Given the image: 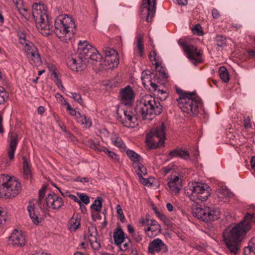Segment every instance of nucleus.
I'll return each instance as SVG.
<instances>
[{
	"label": "nucleus",
	"mask_w": 255,
	"mask_h": 255,
	"mask_svg": "<svg viewBox=\"0 0 255 255\" xmlns=\"http://www.w3.org/2000/svg\"><path fill=\"white\" fill-rule=\"evenodd\" d=\"M90 244H91V246L92 249H93L95 250H99V249L101 248L100 242L98 240H97L95 242H93Z\"/></svg>",
	"instance_id": "4d7b16f0"
},
{
	"label": "nucleus",
	"mask_w": 255,
	"mask_h": 255,
	"mask_svg": "<svg viewBox=\"0 0 255 255\" xmlns=\"http://www.w3.org/2000/svg\"><path fill=\"white\" fill-rule=\"evenodd\" d=\"M7 142L8 143L7 148L8 157L11 160L14 158L15 151L18 142L17 133L10 131L8 134Z\"/></svg>",
	"instance_id": "4468645a"
},
{
	"label": "nucleus",
	"mask_w": 255,
	"mask_h": 255,
	"mask_svg": "<svg viewBox=\"0 0 255 255\" xmlns=\"http://www.w3.org/2000/svg\"><path fill=\"white\" fill-rule=\"evenodd\" d=\"M80 218L78 215L73 216L69 221L68 229L71 232H75L80 226Z\"/></svg>",
	"instance_id": "b1692460"
},
{
	"label": "nucleus",
	"mask_w": 255,
	"mask_h": 255,
	"mask_svg": "<svg viewBox=\"0 0 255 255\" xmlns=\"http://www.w3.org/2000/svg\"><path fill=\"white\" fill-rule=\"evenodd\" d=\"M97 233L96 229L94 227H92L91 230L88 229V236L90 243H91L98 240L97 238Z\"/></svg>",
	"instance_id": "c9c22d12"
},
{
	"label": "nucleus",
	"mask_w": 255,
	"mask_h": 255,
	"mask_svg": "<svg viewBox=\"0 0 255 255\" xmlns=\"http://www.w3.org/2000/svg\"><path fill=\"white\" fill-rule=\"evenodd\" d=\"M167 156L168 158L167 160H169L174 157H179L186 160H189L190 158L188 151L181 148H176L173 150H170Z\"/></svg>",
	"instance_id": "6ab92c4d"
},
{
	"label": "nucleus",
	"mask_w": 255,
	"mask_h": 255,
	"mask_svg": "<svg viewBox=\"0 0 255 255\" xmlns=\"http://www.w3.org/2000/svg\"><path fill=\"white\" fill-rule=\"evenodd\" d=\"M156 0H143L140 7V13L145 15L147 22H151L154 16L156 9Z\"/></svg>",
	"instance_id": "9d476101"
},
{
	"label": "nucleus",
	"mask_w": 255,
	"mask_h": 255,
	"mask_svg": "<svg viewBox=\"0 0 255 255\" xmlns=\"http://www.w3.org/2000/svg\"><path fill=\"white\" fill-rule=\"evenodd\" d=\"M156 92H157V95L161 100L164 101L168 97L167 93L164 90L160 89L159 88H157V90H156Z\"/></svg>",
	"instance_id": "c03bdc74"
},
{
	"label": "nucleus",
	"mask_w": 255,
	"mask_h": 255,
	"mask_svg": "<svg viewBox=\"0 0 255 255\" xmlns=\"http://www.w3.org/2000/svg\"><path fill=\"white\" fill-rule=\"evenodd\" d=\"M219 76L221 80L225 83H227L230 79L228 70L224 66H221L219 70Z\"/></svg>",
	"instance_id": "7c9ffc66"
},
{
	"label": "nucleus",
	"mask_w": 255,
	"mask_h": 255,
	"mask_svg": "<svg viewBox=\"0 0 255 255\" xmlns=\"http://www.w3.org/2000/svg\"><path fill=\"white\" fill-rule=\"evenodd\" d=\"M26 55L31 53L34 51L36 52V50L38 49L36 46L31 41H29L22 45Z\"/></svg>",
	"instance_id": "473e14b6"
},
{
	"label": "nucleus",
	"mask_w": 255,
	"mask_h": 255,
	"mask_svg": "<svg viewBox=\"0 0 255 255\" xmlns=\"http://www.w3.org/2000/svg\"><path fill=\"white\" fill-rule=\"evenodd\" d=\"M90 147L99 152L104 151V150H106V147L101 145L98 141H93L90 144Z\"/></svg>",
	"instance_id": "e433bc0d"
},
{
	"label": "nucleus",
	"mask_w": 255,
	"mask_h": 255,
	"mask_svg": "<svg viewBox=\"0 0 255 255\" xmlns=\"http://www.w3.org/2000/svg\"><path fill=\"white\" fill-rule=\"evenodd\" d=\"M45 188L42 187L39 191V197L43 198L45 196Z\"/></svg>",
	"instance_id": "0e129e2a"
},
{
	"label": "nucleus",
	"mask_w": 255,
	"mask_h": 255,
	"mask_svg": "<svg viewBox=\"0 0 255 255\" xmlns=\"http://www.w3.org/2000/svg\"><path fill=\"white\" fill-rule=\"evenodd\" d=\"M169 182H173L174 183H177L181 185V180L177 176H174L171 177Z\"/></svg>",
	"instance_id": "13d9d810"
},
{
	"label": "nucleus",
	"mask_w": 255,
	"mask_h": 255,
	"mask_svg": "<svg viewBox=\"0 0 255 255\" xmlns=\"http://www.w3.org/2000/svg\"><path fill=\"white\" fill-rule=\"evenodd\" d=\"M215 40L216 44L219 47H224L226 45V38L222 35H217Z\"/></svg>",
	"instance_id": "58836bf2"
},
{
	"label": "nucleus",
	"mask_w": 255,
	"mask_h": 255,
	"mask_svg": "<svg viewBox=\"0 0 255 255\" xmlns=\"http://www.w3.org/2000/svg\"><path fill=\"white\" fill-rule=\"evenodd\" d=\"M77 195L79 196L80 198L79 200H81V202H83L86 205L90 203L89 197L87 195L84 193H78Z\"/></svg>",
	"instance_id": "37998d69"
},
{
	"label": "nucleus",
	"mask_w": 255,
	"mask_h": 255,
	"mask_svg": "<svg viewBox=\"0 0 255 255\" xmlns=\"http://www.w3.org/2000/svg\"><path fill=\"white\" fill-rule=\"evenodd\" d=\"M111 139L112 143L115 146L124 149L126 147L121 138L118 136L116 133H112Z\"/></svg>",
	"instance_id": "cd10ccee"
},
{
	"label": "nucleus",
	"mask_w": 255,
	"mask_h": 255,
	"mask_svg": "<svg viewBox=\"0 0 255 255\" xmlns=\"http://www.w3.org/2000/svg\"><path fill=\"white\" fill-rule=\"evenodd\" d=\"M146 234L149 236L148 232L151 231L153 233V237L156 235L161 231L160 225L155 220H151L149 226L144 229Z\"/></svg>",
	"instance_id": "412c9836"
},
{
	"label": "nucleus",
	"mask_w": 255,
	"mask_h": 255,
	"mask_svg": "<svg viewBox=\"0 0 255 255\" xmlns=\"http://www.w3.org/2000/svg\"><path fill=\"white\" fill-rule=\"evenodd\" d=\"M212 15L214 19H217L220 17V14L218 10L216 8H213L212 10Z\"/></svg>",
	"instance_id": "680f3d73"
},
{
	"label": "nucleus",
	"mask_w": 255,
	"mask_h": 255,
	"mask_svg": "<svg viewBox=\"0 0 255 255\" xmlns=\"http://www.w3.org/2000/svg\"><path fill=\"white\" fill-rule=\"evenodd\" d=\"M80 123L82 125H85L88 127H90L92 125V123L90 119L88 118L85 115L82 117V120H80Z\"/></svg>",
	"instance_id": "603ef678"
},
{
	"label": "nucleus",
	"mask_w": 255,
	"mask_h": 255,
	"mask_svg": "<svg viewBox=\"0 0 255 255\" xmlns=\"http://www.w3.org/2000/svg\"><path fill=\"white\" fill-rule=\"evenodd\" d=\"M209 186L201 182H193L189 184L185 189V193L191 201L199 203L207 200L210 193Z\"/></svg>",
	"instance_id": "423d86ee"
},
{
	"label": "nucleus",
	"mask_w": 255,
	"mask_h": 255,
	"mask_svg": "<svg viewBox=\"0 0 255 255\" xmlns=\"http://www.w3.org/2000/svg\"><path fill=\"white\" fill-rule=\"evenodd\" d=\"M132 243L129 238H126V241L124 243H122L120 245H117L119 247L120 249L123 251H129L131 247Z\"/></svg>",
	"instance_id": "f704fd0d"
},
{
	"label": "nucleus",
	"mask_w": 255,
	"mask_h": 255,
	"mask_svg": "<svg viewBox=\"0 0 255 255\" xmlns=\"http://www.w3.org/2000/svg\"><path fill=\"white\" fill-rule=\"evenodd\" d=\"M160 251L164 253L168 251L167 246L161 239H155L149 243L148 247V253L154 254L155 253H159Z\"/></svg>",
	"instance_id": "f3484780"
},
{
	"label": "nucleus",
	"mask_w": 255,
	"mask_h": 255,
	"mask_svg": "<svg viewBox=\"0 0 255 255\" xmlns=\"http://www.w3.org/2000/svg\"><path fill=\"white\" fill-rule=\"evenodd\" d=\"M193 214L198 219L208 222L218 219L220 212L217 209L204 207H197L194 210Z\"/></svg>",
	"instance_id": "1a4fd4ad"
},
{
	"label": "nucleus",
	"mask_w": 255,
	"mask_h": 255,
	"mask_svg": "<svg viewBox=\"0 0 255 255\" xmlns=\"http://www.w3.org/2000/svg\"><path fill=\"white\" fill-rule=\"evenodd\" d=\"M70 94H71L72 97L78 103L80 104L83 103V100L80 94L76 93H71Z\"/></svg>",
	"instance_id": "8fccbe9b"
},
{
	"label": "nucleus",
	"mask_w": 255,
	"mask_h": 255,
	"mask_svg": "<svg viewBox=\"0 0 255 255\" xmlns=\"http://www.w3.org/2000/svg\"><path fill=\"white\" fill-rule=\"evenodd\" d=\"M102 207V198L98 197L94 201V203L91 205V210H94L97 212H100Z\"/></svg>",
	"instance_id": "2f4dec72"
},
{
	"label": "nucleus",
	"mask_w": 255,
	"mask_h": 255,
	"mask_svg": "<svg viewBox=\"0 0 255 255\" xmlns=\"http://www.w3.org/2000/svg\"><path fill=\"white\" fill-rule=\"evenodd\" d=\"M117 212L118 214L120 216V219L121 222H123V220L125 219V216L124 215L123 210L120 206V205H117L116 206Z\"/></svg>",
	"instance_id": "6e6d98bb"
},
{
	"label": "nucleus",
	"mask_w": 255,
	"mask_h": 255,
	"mask_svg": "<svg viewBox=\"0 0 255 255\" xmlns=\"http://www.w3.org/2000/svg\"><path fill=\"white\" fill-rule=\"evenodd\" d=\"M5 215L6 212L4 210L0 209V226L5 223L6 220Z\"/></svg>",
	"instance_id": "3c124183"
},
{
	"label": "nucleus",
	"mask_w": 255,
	"mask_h": 255,
	"mask_svg": "<svg viewBox=\"0 0 255 255\" xmlns=\"http://www.w3.org/2000/svg\"><path fill=\"white\" fill-rule=\"evenodd\" d=\"M105 53V65L109 69L116 67L119 63L118 53L116 50L111 48L104 50Z\"/></svg>",
	"instance_id": "f8f14e48"
},
{
	"label": "nucleus",
	"mask_w": 255,
	"mask_h": 255,
	"mask_svg": "<svg viewBox=\"0 0 255 255\" xmlns=\"http://www.w3.org/2000/svg\"><path fill=\"white\" fill-rule=\"evenodd\" d=\"M8 94L6 91H2L1 94H0V105L3 104L4 101H6L8 99Z\"/></svg>",
	"instance_id": "5fc2aeb1"
},
{
	"label": "nucleus",
	"mask_w": 255,
	"mask_h": 255,
	"mask_svg": "<svg viewBox=\"0 0 255 255\" xmlns=\"http://www.w3.org/2000/svg\"><path fill=\"white\" fill-rule=\"evenodd\" d=\"M21 183L16 178L0 175V197L8 199L16 196L21 191Z\"/></svg>",
	"instance_id": "39448f33"
},
{
	"label": "nucleus",
	"mask_w": 255,
	"mask_h": 255,
	"mask_svg": "<svg viewBox=\"0 0 255 255\" xmlns=\"http://www.w3.org/2000/svg\"><path fill=\"white\" fill-rule=\"evenodd\" d=\"M255 223V213H246L243 219L236 225L227 235H224V241L231 253L237 255L240 250L241 243L247 232Z\"/></svg>",
	"instance_id": "7ed1b4c3"
},
{
	"label": "nucleus",
	"mask_w": 255,
	"mask_h": 255,
	"mask_svg": "<svg viewBox=\"0 0 255 255\" xmlns=\"http://www.w3.org/2000/svg\"><path fill=\"white\" fill-rule=\"evenodd\" d=\"M194 33L199 36H201L203 34V32L201 30V27L199 24L195 25L192 29Z\"/></svg>",
	"instance_id": "49530a36"
},
{
	"label": "nucleus",
	"mask_w": 255,
	"mask_h": 255,
	"mask_svg": "<svg viewBox=\"0 0 255 255\" xmlns=\"http://www.w3.org/2000/svg\"><path fill=\"white\" fill-rule=\"evenodd\" d=\"M163 106L149 95L144 96L134 109L128 107L118 108L117 114L119 121L125 127L133 128L138 125L137 119L141 115L143 119L147 116L159 115L162 113Z\"/></svg>",
	"instance_id": "f03ea898"
},
{
	"label": "nucleus",
	"mask_w": 255,
	"mask_h": 255,
	"mask_svg": "<svg viewBox=\"0 0 255 255\" xmlns=\"http://www.w3.org/2000/svg\"><path fill=\"white\" fill-rule=\"evenodd\" d=\"M138 177H139L140 182L143 185H146L149 183L148 179L143 178L142 175H141L140 174H138Z\"/></svg>",
	"instance_id": "052dcab7"
},
{
	"label": "nucleus",
	"mask_w": 255,
	"mask_h": 255,
	"mask_svg": "<svg viewBox=\"0 0 255 255\" xmlns=\"http://www.w3.org/2000/svg\"><path fill=\"white\" fill-rule=\"evenodd\" d=\"M119 97L121 103L125 106H130L133 104L135 94L131 87L128 85L120 90Z\"/></svg>",
	"instance_id": "ddd939ff"
},
{
	"label": "nucleus",
	"mask_w": 255,
	"mask_h": 255,
	"mask_svg": "<svg viewBox=\"0 0 255 255\" xmlns=\"http://www.w3.org/2000/svg\"><path fill=\"white\" fill-rule=\"evenodd\" d=\"M143 39V35L142 34H139L136 38L137 49L135 50V52H136L140 57L143 56L144 52Z\"/></svg>",
	"instance_id": "a878e982"
},
{
	"label": "nucleus",
	"mask_w": 255,
	"mask_h": 255,
	"mask_svg": "<svg viewBox=\"0 0 255 255\" xmlns=\"http://www.w3.org/2000/svg\"><path fill=\"white\" fill-rule=\"evenodd\" d=\"M56 84L57 85V86L58 87V88L60 89H64V87L63 85H62V81H61V80L59 78H58V79H56Z\"/></svg>",
	"instance_id": "69168bd1"
},
{
	"label": "nucleus",
	"mask_w": 255,
	"mask_h": 255,
	"mask_svg": "<svg viewBox=\"0 0 255 255\" xmlns=\"http://www.w3.org/2000/svg\"><path fill=\"white\" fill-rule=\"evenodd\" d=\"M176 91L179 95V98L177 99L176 101L181 110L184 113L193 116L197 115L201 99L196 94V92H184L178 87L176 88Z\"/></svg>",
	"instance_id": "20e7f679"
},
{
	"label": "nucleus",
	"mask_w": 255,
	"mask_h": 255,
	"mask_svg": "<svg viewBox=\"0 0 255 255\" xmlns=\"http://www.w3.org/2000/svg\"><path fill=\"white\" fill-rule=\"evenodd\" d=\"M104 152L108 155L109 157L111 158L114 159L116 161H119V157L118 155L115 152L109 150L107 148H106V150H104Z\"/></svg>",
	"instance_id": "a18cd8bd"
},
{
	"label": "nucleus",
	"mask_w": 255,
	"mask_h": 255,
	"mask_svg": "<svg viewBox=\"0 0 255 255\" xmlns=\"http://www.w3.org/2000/svg\"><path fill=\"white\" fill-rule=\"evenodd\" d=\"M26 56L29 59L33 61L34 63L38 64L41 63V59L38 49L36 50V52L34 51Z\"/></svg>",
	"instance_id": "c756f323"
},
{
	"label": "nucleus",
	"mask_w": 255,
	"mask_h": 255,
	"mask_svg": "<svg viewBox=\"0 0 255 255\" xmlns=\"http://www.w3.org/2000/svg\"><path fill=\"white\" fill-rule=\"evenodd\" d=\"M252 168L255 171V156H253L251 160Z\"/></svg>",
	"instance_id": "774afa93"
},
{
	"label": "nucleus",
	"mask_w": 255,
	"mask_h": 255,
	"mask_svg": "<svg viewBox=\"0 0 255 255\" xmlns=\"http://www.w3.org/2000/svg\"><path fill=\"white\" fill-rule=\"evenodd\" d=\"M133 166L138 167V172H137V175L140 174L141 175H146L147 174L146 168L140 162H137L135 164L133 165Z\"/></svg>",
	"instance_id": "4c0bfd02"
},
{
	"label": "nucleus",
	"mask_w": 255,
	"mask_h": 255,
	"mask_svg": "<svg viewBox=\"0 0 255 255\" xmlns=\"http://www.w3.org/2000/svg\"><path fill=\"white\" fill-rule=\"evenodd\" d=\"M78 71H81L85 68V66L86 63H88V61L86 59H84V58H80L78 56Z\"/></svg>",
	"instance_id": "79ce46f5"
},
{
	"label": "nucleus",
	"mask_w": 255,
	"mask_h": 255,
	"mask_svg": "<svg viewBox=\"0 0 255 255\" xmlns=\"http://www.w3.org/2000/svg\"><path fill=\"white\" fill-rule=\"evenodd\" d=\"M127 154L129 158L132 161H133V165L135 164L137 162H139L142 157L138 154L137 153L134 152L133 150L128 149L126 151Z\"/></svg>",
	"instance_id": "c85d7f7f"
},
{
	"label": "nucleus",
	"mask_w": 255,
	"mask_h": 255,
	"mask_svg": "<svg viewBox=\"0 0 255 255\" xmlns=\"http://www.w3.org/2000/svg\"><path fill=\"white\" fill-rule=\"evenodd\" d=\"M153 72L150 70H144L141 73V79L142 82V84L145 88L148 87L150 82L151 81Z\"/></svg>",
	"instance_id": "393cba45"
},
{
	"label": "nucleus",
	"mask_w": 255,
	"mask_h": 255,
	"mask_svg": "<svg viewBox=\"0 0 255 255\" xmlns=\"http://www.w3.org/2000/svg\"><path fill=\"white\" fill-rule=\"evenodd\" d=\"M9 244L15 247H21L25 245L24 236L21 231L15 229L8 240Z\"/></svg>",
	"instance_id": "dca6fc26"
},
{
	"label": "nucleus",
	"mask_w": 255,
	"mask_h": 255,
	"mask_svg": "<svg viewBox=\"0 0 255 255\" xmlns=\"http://www.w3.org/2000/svg\"><path fill=\"white\" fill-rule=\"evenodd\" d=\"M244 126L246 128H250L251 127L250 120L249 119H245Z\"/></svg>",
	"instance_id": "338daca9"
},
{
	"label": "nucleus",
	"mask_w": 255,
	"mask_h": 255,
	"mask_svg": "<svg viewBox=\"0 0 255 255\" xmlns=\"http://www.w3.org/2000/svg\"><path fill=\"white\" fill-rule=\"evenodd\" d=\"M132 236L134 240L137 243H140L142 240V235L139 232H135Z\"/></svg>",
	"instance_id": "864d4df0"
},
{
	"label": "nucleus",
	"mask_w": 255,
	"mask_h": 255,
	"mask_svg": "<svg viewBox=\"0 0 255 255\" xmlns=\"http://www.w3.org/2000/svg\"><path fill=\"white\" fill-rule=\"evenodd\" d=\"M113 238L115 244L116 245H120L126 241L128 237H125L123 230L121 228H118L114 231Z\"/></svg>",
	"instance_id": "aec40b11"
},
{
	"label": "nucleus",
	"mask_w": 255,
	"mask_h": 255,
	"mask_svg": "<svg viewBox=\"0 0 255 255\" xmlns=\"http://www.w3.org/2000/svg\"><path fill=\"white\" fill-rule=\"evenodd\" d=\"M23 163V172L24 174L26 175V177H30L31 172L30 166L28 164V161L26 156L22 157Z\"/></svg>",
	"instance_id": "72a5a7b5"
},
{
	"label": "nucleus",
	"mask_w": 255,
	"mask_h": 255,
	"mask_svg": "<svg viewBox=\"0 0 255 255\" xmlns=\"http://www.w3.org/2000/svg\"><path fill=\"white\" fill-rule=\"evenodd\" d=\"M18 37L19 42L22 45H23L29 41V40L26 38V36L24 33H19L18 34Z\"/></svg>",
	"instance_id": "09e8293b"
},
{
	"label": "nucleus",
	"mask_w": 255,
	"mask_h": 255,
	"mask_svg": "<svg viewBox=\"0 0 255 255\" xmlns=\"http://www.w3.org/2000/svg\"><path fill=\"white\" fill-rule=\"evenodd\" d=\"M168 185L171 191L177 193L179 192L180 190V186H181V185L174 183L173 182H168Z\"/></svg>",
	"instance_id": "a19ab883"
},
{
	"label": "nucleus",
	"mask_w": 255,
	"mask_h": 255,
	"mask_svg": "<svg viewBox=\"0 0 255 255\" xmlns=\"http://www.w3.org/2000/svg\"><path fill=\"white\" fill-rule=\"evenodd\" d=\"M220 193L225 197H230L232 193L227 188H222L220 190Z\"/></svg>",
	"instance_id": "de8ad7c7"
},
{
	"label": "nucleus",
	"mask_w": 255,
	"mask_h": 255,
	"mask_svg": "<svg viewBox=\"0 0 255 255\" xmlns=\"http://www.w3.org/2000/svg\"><path fill=\"white\" fill-rule=\"evenodd\" d=\"M87 41H80L78 42L77 54L80 58L87 59L88 56L92 53V49H95Z\"/></svg>",
	"instance_id": "2eb2a0df"
},
{
	"label": "nucleus",
	"mask_w": 255,
	"mask_h": 255,
	"mask_svg": "<svg viewBox=\"0 0 255 255\" xmlns=\"http://www.w3.org/2000/svg\"><path fill=\"white\" fill-rule=\"evenodd\" d=\"M139 222L142 225V226L144 227V229L145 228H147L148 226H149V220L147 218H141L140 219Z\"/></svg>",
	"instance_id": "bf43d9fd"
},
{
	"label": "nucleus",
	"mask_w": 255,
	"mask_h": 255,
	"mask_svg": "<svg viewBox=\"0 0 255 255\" xmlns=\"http://www.w3.org/2000/svg\"><path fill=\"white\" fill-rule=\"evenodd\" d=\"M32 15L39 32L44 36H48L54 32L62 41L67 42L71 39L76 28L75 21L68 14L58 15L55 20L54 28L47 14V8L43 3H35L32 6Z\"/></svg>",
	"instance_id": "f257e3e1"
},
{
	"label": "nucleus",
	"mask_w": 255,
	"mask_h": 255,
	"mask_svg": "<svg viewBox=\"0 0 255 255\" xmlns=\"http://www.w3.org/2000/svg\"><path fill=\"white\" fill-rule=\"evenodd\" d=\"M71 199L73 200L75 202H77L78 203V204H81V200H79V199L78 198V197L73 194H69L68 195Z\"/></svg>",
	"instance_id": "e2e57ef3"
},
{
	"label": "nucleus",
	"mask_w": 255,
	"mask_h": 255,
	"mask_svg": "<svg viewBox=\"0 0 255 255\" xmlns=\"http://www.w3.org/2000/svg\"><path fill=\"white\" fill-rule=\"evenodd\" d=\"M42 199L39 197L38 199H32L29 202V205L27 206V211L30 218L35 225H38L42 220L36 207V205L40 206Z\"/></svg>",
	"instance_id": "9b49d317"
},
{
	"label": "nucleus",
	"mask_w": 255,
	"mask_h": 255,
	"mask_svg": "<svg viewBox=\"0 0 255 255\" xmlns=\"http://www.w3.org/2000/svg\"><path fill=\"white\" fill-rule=\"evenodd\" d=\"M178 44L183 48L187 58L194 65L203 62L202 56L203 52L193 45L188 44L186 41L179 40Z\"/></svg>",
	"instance_id": "6e6552de"
},
{
	"label": "nucleus",
	"mask_w": 255,
	"mask_h": 255,
	"mask_svg": "<svg viewBox=\"0 0 255 255\" xmlns=\"http://www.w3.org/2000/svg\"><path fill=\"white\" fill-rule=\"evenodd\" d=\"M161 80L160 77L158 76L157 74L153 72L152 76L150 82L149 86H150L149 89L153 92H156L157 88L161 85Z\"/></svg>",
	"instance_id": "4be33fe9"
},
{
	"label": "nucleus",
	"mask_w": 255,
	"mask_h": 255,
	"mask_svg": "<svg viewBox=\"0 0 255 255\" xmlns=\"http://www.w3.org/2000/svg\"><path fill=\"white\" fill-rule=\"evenodd\" d=\"M165 127L163 123L159 127L153 128L146 134V142L152 148H160L164 146L165 139Z\"/></svg>",
	"instance_id": "0eeeda50"
},
{
	"label": "nucleus",
	"mask_w": 255,
	"mask_h": 255,
	"mask_svg": "<svg viewBox=\"0 0 255 255\" xmlns=\"http://www.w3.org/2000/svg\"><path fill=\"white\" fill-rule=\"evenodd\" d=\"M92 49V53L88 56L86 59L88 61V63L90 62L93 64H95L96 63H100L102 59L101 55L96 48Z\"/></svg>",
	"instance_id": "5701e85b"
},
{
	"label": "nucleus",
	"mask_w": 255,
	"mask_h": 255,
	"mask_svg": "<svg viewBox=\"0 0 255 255\" xmlns=\"http://www.w3.org/2000/svg\"><path fill=\"white\" fill-rule=\"evenodd\" d=\"M244 255H255V237L250 241L248 246L244 248Z\"/></svg>",
	"instance_id": "bb28decb"
},
{
	"label": "nucleus",
	"mask_w": 255,
	"mask_h": 255,
	"mask_svg": "<svg viewBox=\"0 0 255 255\" xmlns=\"http://www.w3.org/2000/svg\"><path fill=\"white\" fill-rule=\"evenodd\" d=\"M78 59L72 57L68 59L67 63L71 67V69L72 70L78 71Z\"/></svg>",
	"instance_id": "ea45409f"
},
{
	"label": "nucleus",
	"mask_w": 255,
	"mask_h": 255,
	"mask_svg": "<svg viewBox=\"0 0 255 255\" xmlns=\"http://www.w3.org/2000/svg\"><path fill=\"white\" fill-rule=\"evenodd\" d=\"M46 202L48 207L55 210L59 209L64 205L62 199L54 193L47 196Z\"/></svg>",
	"instance_id": "a211bd4d"
}]
</instances>
